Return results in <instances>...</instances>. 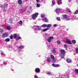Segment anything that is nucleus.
Listing matches in <instances>:
<instances>
[{"mask_svg":"<svg viewBox=\"0 0 78 78\" xmlns=\"http://www.w3.org/2000/svg\"><path fill=\"white\" fill-rule=\"evenodd\" d=\"M38 14H39L38 12H36L34 14H33L32 15V16L33 19H36V17L38 16Z\"/></svg>","mask_w":78,"mask_h":78,"instance_id":"1","label":"nucleus"},{"mask_svg":"<svg viewBox=\"0 0 78 78\" xmlns=\"http://www.w3.org/2000/svg\"><path fill=\"white\" fill-rule=\"evenodd\" d=\"M51 39H53V37L51 36L49 37L47 39V41L48 42H51Z\"/></svg>","mask_w":78,"mask_h":78,"instance_id":"2","label":"nucleus"},{"mask_svg":"<svg viewBox=\"0 0 78 78\" xmlns=\"http://www.w3.org/2000/svg\"><path fill=\"white\" fill-rule=\"evenodd\" d=\"M57 2V4H58V5H60L62 3V0H58Z\"/></svg>","mask_w":78,"mask_h":78,"instance_id":"3","label":"nucleus"},{"mask_svg":"<svg viewBox=\"0 0 78 78\" xmlns=\"http://www.w3.org/2000/svg\"><path fill=\"white\" fill-rule=\"evenodd\" d=\"M2 37H8V34L7 33H4L2 34Z\"/></svg>","mask_w":78,"mask_h":78,"instance_id":"4","label":"nucleus"},{"mask_svg":"<svg viewBox=\"0 0 78 78\" xmlns=\"http://www.w3.org/2000/svg\"><path fill=\"white\" fill-rule=\"evenodd\" d=\"M66 44H72V43L70 42V41L68 39H66Z\"/></svg>","mask_w":78,"mask_h":78,"instance_id":"5","label":"nucleus"},{"mask_svg":"<svg viewBox=\"0 0 78 78\" xmlns=\"http://www.w3.org/2000/svg\"><path fill=\"white\" fill-rule=\"evenodd\" d=\"M62 17L63 19H66L68 17V16L66 14H63L62 15Z\"/></svg>","mask_w":78,"mask_h":78,"instance_id":"6","label":"nucleus"},{"mask_svg":"<svg viewBox=\"0 0 78 78\" xmlns=\"http://www.w3.org/2000/svg\"><path fill=\"white\" fill-rule=\"evenodd\" d=\"M61 53L59 54H62V55H65L66 53V51L64 50H61Z\"/></svg>","mask_w":78,"mask_h":78,"instance_id":"7","label":"nucleus"},{"mask_svg":"<svg viewBox=\"0 0 78 78\" xmlns=\"http://www.w3.org/2000/svg\"><path fill=\"white\" fill-rule=\"evenodd\" d=\"M52 66L54 67H59V64H52Z\"/></svg>","mask_w":78,"mask_h":78,"instance_id":"8","label":"nucleus"},{"mask_svg":"<svg viewBox=\"0 0 78 78\" xmlns=\"http://www.w3.org/2000/svg\"><path fill=\"white\" fill-rule=\"evenodd\" d=\"M35 70V72L37 73H39V72H40V69L38 68H36Z\"/></svg>","mask_w":78,"mask_h":78,"instance_id":"9","label":"nucleus"},{"mask_svg":"<svg viewBox=\"0 0 78 78\" xmlns=\"http://www.w3.org/2000/svg\"><path fill=\"white\" fill-rule=\"evenodd\" d=\"M18 3L19 5H21L22 4V0H18Z\"/></svg>","mask_w":78,"mask_h":78,"instance_id":"10","label":"nucleus"},{"mask_svg":"<svg viewBox=\"0 0 78 78\" xmlns=\"http://www.w3.org/2000/svg\"><path fill=\"white\" fill-rule=\"evenodd\" d=\"M66 61L68 63H70L72 62V60L70 59L69 58H67Z\"/></svg>","mask_w":78,"mask_h":78,"instance_id":"11","label":"nucleus"},{"mask_svg":"<svg viewBox=\"0 0 78 78\" xmlns=\"http://www.w3.org/2000/svg\"><path fill=\"white\" fill-rule=\"evenodd\" d=\"M23 48V46H19L18 47V49L19 50H21V49H22Z\"/></svg>","mask_w":78,"mask_h":78,"instance_id":"12","label":"nucleus"},{"mask_svg":"<svg viewBox=\"0 0 78 78\" xmlns=\"http://www.w3.org/2000/svg\"><path fill=\"white\" fill-rule=\"evenodd\" d=\"M17 34H14L13 35V37L14 39H16L17 38Z\"/></svg>","mask_w":78,"mask_h":78,"instance_id":"13","label":"nucleus"},{"mask_svg":"<svg viewBox=\"0 0 78 78\" xmlns=\"http://www.w3.org/2000/svg\"><path fill=\"white\" fill-rule=\"evenodd\" d=\"M41 27H42L43 28H46V27H47V24H44L41 26Z\"/></svg>","mask_w":78,"mask_h":78,"instance_id":"14","label":"nucleus"},{"mask_svg":"<svg viewBox=\"0 0 78 78\" xmlns=\"http://www.w3.org/2000/svg\"><path fill=\"white\" fill-rule=\"evenodd\" d=\"M60 56H61L62 59H63L64 57V54H59Z\"/></svg>","mask_w":78,"mask_h":78,"instance_id":"15","label":"nucleus"},{"mask_svg":"<svg viewBox=\"0 0 78 78\" xmlns=\"http://www.w3.org/2000/svg\"><path fill=\"white\" fill-rule=\"evenodd\" d=\"M51 27V25L50 24H46V27L47 28H50Z\"/></svg>","mask_w":78,"mask_h":78,"instance_id":"16","label":"nucleus"},{"mask_svg":"<svg viewBox=\"0 0 78 78\" xmlns=\"http://www.w3.org/2000/svg\"><path fill=\"white\" fill-rule=\"evenodd\" d=\"M10 41V39L9 38H7L5 39V42H9Z\"/></svg>","mask_w":78,"mask_h":78,"instance_id":"17","label":"nucleus"},{"mask_svg":"<svg viewBox=\"0 0 78 78\" xmlns=\"http://www.w3.org/2000/svg\"><path fill=\"white\" fill-rule=\"evenodd\" d=\"M8 7V4L5 3L4 4V8H7Z\"/></svg>","mask_w":78,"mask_h":78,"instance_id":"18","label":"nucleus"},{"mask_svg":"<svg viewBox=\"0 0 78 78\" xmlns=\"http://www.w3.org/2000/svg\"><path fill=\"white\" fill-rule=\"evenodd\" d=\"M55 11L57 12H58L61 11V10H60V9H56L55 10Z\"/></svg>","mask_w":78,"mask_h":78,"instance_id":"19","label":"nucleus"},{"mask_svg":"<svg viewBox=\"0 0 78 78\" xmlns=\"http://www.w3.org/2000/svg\"><path fill=\"white\" fill-rule=\"evenodd\" d=\"M51 61V58H48L47 59V61H48V62H50Z\"/></svg>","mask_w":78,"mask_h":78,"instance_id":"20","label":"nucleus"},{"mask_svg":"<svg viewBox=\"0 0 78 78\" xmlns=\"http://www.w3.org/2000/svg\"><path fill=\"white\" fill-rule=\"evenodd\" d=\"M50 56L51 59H55V57L53 55H51Z\"/></svg>","mask_w":78,"mask_h":78,"instance_id":"21","label":"nucleus"},{"mask_svg":"<svg viewBox=\"0 0 78 78\" xmlns=\"http://www.w3.org/2000/svg\"><path fill=\"white\" fill-rule=\"evenodd\" d=\"M72 42V44H76V41L75 40H73Z\"/></svg>","mask_w":78,"mask_h":78,"instance_id":"22","label":"nucleus"},{"mask_svg":"<svg viewBox=\"0 0 78 78\" xmlns=\"http://www.w3.org/2000/svg\"><path fill=\"white\" fill-rule=\"evenodd\" d=\"M75 72L77 74H78V69H75Z\"/></svg>","mask_w":78,"mask_h":78,"instance_id":"23","label":"nucleus"},{"mask_svg":"<svg viewBox=\"0 0 78 78\" xmlns=\"http://www.w3.org/2000/svg\"><path fill=\"white\" fill-rule=\"evenodd\" d=\"M7 29L8 30H10L11 28V27L10 26H7Z\"/></svg>","mask_w":78,"mask_h":78,"instance_id":"24","label":"nucleus"},{"mask_svg":"<svg viewBox=\"0 0 78 78\" xmlns=\"http://www.w3.org/2000/svg\"><path fill=\"white\" fill-rule=\"evenodd\" d=\"M48 30V28H45V29H44L43 30V32L46 31H47Z\"/></svg>","mask_w":78,"mask_h":78,"instance_id":"25","label":"nucleus"},{"mask_svg":"<svg viewBox=\"0 0 78 78\" xmlns=\"http://www.w3.org/2000/svg\"><path fill=\"white\" fill-rule=\"evenodd\" d=\"M76 54H78V48H76Z\"/></svg>","mask_w":78,"mask_h":78,"instance_id":"26","label":"nucleus"},{"mask_svg":"<svg viewBox=\"0 0 78 78\" xmlns=\"http://www.w3.org/2000/svg\"><path fill=\"white\" fill-rule=\"evenodd\" d=\"M66 11L69 12H71V11H70V10L69 9H66Z\"/></svg>","mask_w":78,"mask_h":78,"instance_id":"27","label":"nucleus"},{"mask_svg":"<svg viewBox=\"0 0 78 78\" xmlns=\"http://www.w3.org/2000/svg\"><path fill=\"white\" fill-rule=\"evenodd\" d=\"M20 39H21V37H20V36H19L17 38H16V41H17L18 40Z\"/></svg>","mask_w":78,"mask_h":78,"instance_id":"28","label":"nucleus"},{"mask_svg":"<svg viewBox=\"0 0 78 78\" xmlns=\"http://www.w3.org/2000/svg\"><path fill=\"white\" fill-rule=\"evenodd\" d=\"M78 14V10H77L74 12V14Z\"/></svg>","mask_w":78,"mask_h":78,"instance_id":"29","label":"nucleus"},{"mask_svg":"<svg viewBox=\"0 0 78 78\" xmlns=\"http://www.w3.org/2000/svg\"><path fill=\"white\" fill-rule=\"evenodd\" d=\"M57 43L58 45H59L61 44V42L60 41H58L57 42Z\"/></svg>","mask_w":78,"mask_h":78,"instance_id":"30","label":"nucleus"},{"mask_svg":"<svg viewBox=\"0 0 78 78\" xmlns=\"http://www.w3.org/2000/svg\"><path fill=\"white\" fill-rule=\"evenodd\" d=\"M55 3H56V2L55 0H53L52 1V5H55Z\"/></svg>","mask_w":78,"mask_h":78,"instance_id":"31","label":"nucleus"},{"mask_svg":"<svg viewBox=\"0 0 78 78\" xmlns=\"http://www.w3.org/2000/svg\"><path fill=\"white\" fill-rule=\"evenodd\" d=\"M10 39H13V35H11L10 36Z\"/></svg>","mask_w":78,"mask_h":78,"instance_id":"32","label":"nucleus"},{"mask_svg":"<svg viewBox=\"0 0 78 78\" xmlns=\"http://www.w3.org/2000/svg\"><path fill=\"white\" fill-rule=\"evenodd\" d=\"M56 20H58V21H60V18L59 17H57Z\"/></svg>","mask_w":78,"mask_h":78,"instance_id":"33","label":"nucleus"},{"mask_svg":"<svg viewBox=\"0 0 78 78\" xmlns=\"http://www.w3.org/2000/svg\"><path fill=\"white\" fill-rule=\"evenodd\" d=\"M36 27L38 28V30H41V28H39V26H36Z\"/></svg>","mask_w":78,"mask_h":78,"instance_id":"34","label":"nucleus"},{"mask_svg":"<svg viewBox=\"0 0 78 78\" xmlns=\"http://www.w3.org/2000/svg\"><path fill=\"white\" fill-rule=\"evenodd\" d=\"M64 47L65 48H66V49H67V45L66 44H65L64 45Z\"/></svg>","mask_w":78,"mask_h":78,"instance_id":"35","label":"nucleus"},{"mask_svg":"<svg viewBox=\"0 0 78 78\" xmlns=\"http://www.w3.org/2000/svg\"><path fill=\"white\" fill-rule=\"evenodd\" d=\"M37 8H39L40 7V4H37Z\"/></svg>","mask_w":78,"mask_h":78,"instance_id":"36","label":"nucleus"},{"mask_svg":"<svg viewBox=\"0 0 78 78\" xmlns=\"http://www.w3.org/2000/svg\"><path fill=\"white\" fill-rule=\"evenodd\" d=\"M22 23H23V22H22V21L20 20L19 22V24H22Z\"/></svg>","mask_w":78,"mask_h":78,"instance_id":"37","label":"nucleus"},{"mask_svg":"<svg viewBox=\"0 0 78 78\" xmlns=\"http://www.w3.org/2000/svg\"><path fill=\"white\" fill-rule=\"evenodd\" d=\"M44 20L45 22H48V20H47V19L46 18H45Z\"/></svg>","mask_w":78,"mask_h":78,"instance_id":"38","label":"nucleus"},{"mask_svg":"<svg viewBox=\"0 0 78 78\" xmlns=\"http://www.w3.org/2000/svg\"><path fill=\"white\" fill-rule=\"evenodd\" d=\"M41 18H44V17H45V15H41Z\"/></svg>","mask_w":78,"mask_h":78,"instance_id":"39","label":"nucleus"},{"mask_svg":"<svg viewBox=\"0 0 78 78\" xmlns=\"http://www.w3.org/2000/svg\"><path fill=\"white\" fill-rule=\"evenodd\" d=\"M47 74L48 75H51V73L48 72L47 73Z\"/></svg>","mask_w":78,"mask_h":78,"instance_id":"40","label":"nucleus"},{"mask_svg":"<svg viewBox=\"0 0 78 78\" xmlns=\"http://www.w3.org/2000/svg\"><path fill=\"white\" fill-rule=\"evenodd\" d=\"M0 33H3V30L2 29H0Z\"/></svg>","mask_w":78,"mask_h":78,"instance_id":"41","label":"nucleus"},{"mask_svg":"<svg viewBox=\"0 0 78 78\" xmlns=\"http://www.w3.org/2000/svg\"><path fill=\"white\" fill-rule=\"evenodd\" d=\"M56 52V51H55V50H54L52 51V53H55Z\"/></svg>","mask_w":78,"mask_h":78,"instance_id":"42","label":"nucleus"},{"mask_svg":"<svg viewBox=\"0 0 78 78\" xmlns=\"http://www.w3.org/2000/svg\"><path fill=\"white\" fill-rule=\"evenodd\" d=\"M3 63L4 64V65H5V66H6V65L7 64H6V62H3Z\"/></svg>","mask_w":78,"mask_h":78,"instance_id":"43","label":"nucleus"},{"mask_svg":"<svg viewBox=\"0 0 78 78\" xmlns=\"http://www.w3.org/2000/svg\"><path fill=\"white\" fill-rule=\"evenodd\" d=\"M37 3H38L40 2V0H36Z\"/></svg>","mask_w":78,"mask_h":78,"instance_id":"44","label":"nucleus"},{"mask_svg":"<svg viewBox=\"0 0 78 78\" xmlns=\"http://www.w3.org/2000/svg\"><path fill=\"white\" fill-rule=\"evenodd\" d=\"M3 11H4V12H6V9H4L3 10Z\"/></svg>","mask_w":78,"mask_h":78,"instance_id":"45","label":"nucleus"},{"mask_svg":"<svg viewBox=\"0 0 78 78\" xmlns=\"http://www.w3.org/2000/svg\"><path fill=\"white\" fill-rule=\"evenodd\" d=\"M34 78H37V76L35 75L34 76Z\"/></svg>","mask_w":78,"mask_h":78,"instance_id":"46","label":"nucleus"},{"mask_svg":"<svg viewBox=\"0 0 78 78\" xmlns=\"http://www.w3.org/2000/svg\"><path fill=\"white\" fill-rule=\"evenodd\" d=\"M54 27H56V24H55L54 25Z\"/></svg>","mask_w":78,"mask_h":78,"instance_id":"47","label":"nucleus"},{"mask_svg":"<svg viewBox=\"0 0 78 78\" xmlns=\"http://www.w3.org/2000/svg\"><path fill=\"white\" fill-rule=\"evenodd\" d=\"M1 7H3V8H4V5H1Z\"/></svg>","mask_w":78,"mask_h":78,"instance_id":"48","label":"nucleus"},{"mask_svg":"<svg viewBox=\"0 0 78 78\" xmlns=\"http://www.w3.org/2000/svg\"><path fill=\"white\" fill-rule=\"evenodd\" d=\"M69 75H68V76H67V78H69Z\"/></svg>","mask_w":78,"mask_h":78,"instance_id":"49","label":"nucleus"},{"mask_svg":"<svg viewBox=\"0 0 78 78\" xmlns=\"http://www.w3.org/2000/svg\"><path fill=\"white\" fill-rule=\"evenodd\" d=\"M71 0H69V2H70V1H71Z\"/></svg>","mask_w":78,"mask_h":78,"instance_id":"50","label":"nucleus"},{"mask_svg":"<svg viewBox=\"0 0 78 78\" xmlns=\"http://www.w3.org/2000/svg\"><path fill=\"white\" fill-rule=\"evenodd\" d=\"M55 60H53V62H55Z\"/></svg>","mask_w":78,"mask_h":78,"instance_id":"51","label":"nucleus"},{"mask_svg":"<svg viewBox=\"0 0 78 78\" xmlns=\"http://www.w3.org/2000/svg\"><path fill=\"white\" fill-rule=\"evenodd\" d=\"M41 0V1H43V0Z\"/></svg>","mask_w":78,"mask_h":78,"instance_id":"52","label":"nucleus"},{"mask_svg":"<svg viewBox=\"0 0 78 78\" xmlns=\"http://www.w3.org/2000/svg\"><path fill=\"white\" fill-rule=\"evenodd\" d=\"M44 20V19H43V20Z\"/></svg>","mask_w":78,"mask_h":78,"instance_id":"53","label":"nucleus"}]
</instances>
